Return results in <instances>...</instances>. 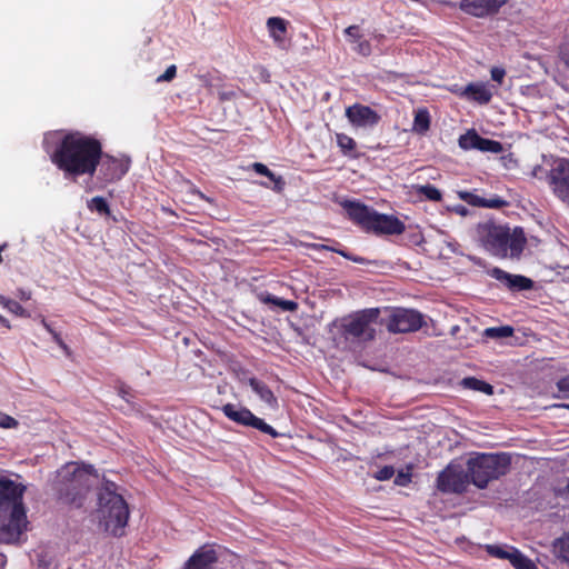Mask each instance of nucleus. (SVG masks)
I'll return each instance as SVG.
<instances>
[{"label":"nucleus","instance_id":"nucleus-1","mask_svg":"<svg viewBox=\"0 0 569 569\" xmlns=\"http://www.w3.org/2000/svg\"><path fill=\"white\" fill-rule=\"evenodd\" d=\"M102 159V142L81 131L67 132L50 154L51 162L66 179L76 181L79 177H94Z\"/></svg>","mask_w":569,"mask_h":569},{"label":"nucleus","instance_id":"nucleus-2","mask_svg":"<svg viewBox=\"0 0 569 569\" xmlns=\"http://www.w3.org/2000/svg\"><path fill=\"white\" fill-rule=\"evenodd\" d=\"M24 491L22 483L0 477V543L19 542L28 529Z\"/></svg>","mask_w":569,"mask_h":569},{"label":"nucleus","instance_id":"nucleus-3","mask_svg":"<svg viewBox=\"0 0 569 569\" xmlns=\"http://www.w3.org/2000/svg\"><path fill=\"white\" fill-rule=\"evenodd\" d=\"M97 518L104 532L113 537H122L129 521L130 510L119 486L110 480H103L97 492Z\"/></svg>","mask_w":569,"mask_h":569},{"label":"nucleus","instance_id":"nucleus-4","mask_svg":"<svg viewBox=\"0 0 569 569\" xmlns=\"http://www.w3.org/2000/svg\"><path fill=\"white\" fill-rule=\"evenodd\" d=\"M333 325L345 341L366 345L376 339L379 328L383 326V318L380 308H366L342 317Z\"/></svg>","mask_w":569,"mask_h":569},{"label":"nucleus","instance_id":"nucleus-5","mask_svg":"<svg viewBox=\"0 0 569 569\" xmlns=\"http://www.w3.org/2000/svg\"><path fill=\"white\" fill-rule=\"evenodd\" d=\"M92 467L69 462L57 471L54 489L63 502L81 507L90 489Z\"/></svg>","mask_w":569,"mask_h":569},{"label":"nucleus","instance_id":"nucleus-6","mask_svg":"<svg viewBox=\"0 0 569 569\" xmlns=\"http://www.w3.org/2000/svg\"><path fill=\"white\" fill-rule=\"evenodd\" d=\"M511 466L509 453H477L467 461L471 483L479 489H485L490 481L506 476Z\"/></svg>","mask_w":569,"mask_h":569},{"label":"nucleus","instance_id":"nucleus-7","mask_svg":"<svg viewBox=\"0 0 569 569\" xmlns=\"http://www.w3.org/2000/svg\"><path fill=\"white\" fill-rule=\"evenodd\" d=\"M471 482L469 470L449 463L437 477V489L443 493H463Z\"/></svg>","mask_w":569,"mask_h":569},{"label":"nucleus","instance_id":"nucleus-8","mask_svg":"<svg viewBox=\"0 0 569 569\" xmlns=\"http://www.w3.org/2000/svg\"><path fill=\"white\" fill-rule=\"evenodd\" d=\"M222 412L228 419L240 426L254 428L272 438H278L280 436L272 426L268 425L263 419L254 416L246 407H237L233 403H227L222 407Z\"/></svg>","mask_w":569,"mask_h":569},{"label":"nucleus","instance_id":"nucleus-9","mask_svg":"<svg viewBox=\"0 0 569 569\" xmlns=\"http://www.w3.org/2000/svg\"><path fill=\"white\" fill-rule=\"evenodd\" d=\"M423 323V316L419 311L409 309H396L387 319L383 318V326L392 333L417 331Z\"/></svg>","mask_w":569,"mask_h":569},{"label":"nucleus","instance_id":"nucleus-10","mask_svg":"<svg viewBox=\"0 0 569 569\" xmlns=\"http://www.w3.org/2000/svg\"><path fill=\"white\" fill-rule=\"evenodd\" d=\"M477 233L487 250L498 256L507 254L508 228L485 222L478 226Z\"/></svg>","mask_w":569,"mask_h":569},{"label":"nucleus","instance_id":"nucleus-11","mask_svg":"<svg viewBox=\"0 0 569 569\" xmlns=\"http://www.w3.org/2000/svg\"><path fill=\"white\" fill-rule=\"evenodd\" d=\"M130 168L129 158H118L102 151V159L97 170V178L104 183L119 181Z\"/></svg>","mask_w":569,"mask_h":569},{"label":"nucleus","instance_id":"nucleus-12","mask_svg":"<svg viewBox=\"0 0 569 569\" xmlns=\"http://www.w3.org/2000/svg\"><path fill=\"white\" fill-rule=\"evenodd\" d=\"M549 183L556 197L569 206V159H560L553 164Z\"/></svg>","mask_w":569,"mask_h":569},{"label":"nucleus","instance_id":"nucleus-13","mask_svg":"<svg viewBox=\"0 0 569 569\" xmlns=\"http://www.w3.org/2000/svg\"><path fill=\"white\" fill-rule=\"evenodd\" d=\"M219 553L214 545L199 547L183 563L181 569H217Z\"/></svg>","mask_w":569,"mask_h":569},{"label":"nucleus","instance_id":"nucleus-14","mask_svg":"<svg viewBox=\"0 0 569 569\" xmlns=\"http://www.w3.org/2000/svg\"><path fill=\"white\" fill-rule=\"evenodd\" d=\"M346 117L355 128H372L381 120V116L376 110L361 103L348 107Z\"/></svg>","mask_w":569,"mask_h":569},{"label":"nucleus","instance_id":"nucleus-15","mask_svg":"<svg viewBox=\"0 0 569 569\" xmlns=\"http://www.w3.org/2000/svg\"><path fill=\"white\" fill-rule=\"evenodd\" d=\"M458 142L463 150L476 149L483 152L500 153L503 149L501 142L483 138L473 129L460 136Z\"/></svg>","mask_w":569,"mask_h":569},{"label":"nucleus","instance_id":"nucleus-16","mask_svg":"<svg viewBox=\"0 0 569 569\" xmlns=\"http://www.w3.org/2000/svg\"><path fill=\"white\" fill-rule=\"evenodd\" d=\"M406 230L405 223L395 216L378 213L375 211V214L371 219V223L367 232H371L375 234H401Z\"/></svg>","mask_w":569,"mask_h":569},{"label":"nucleus","instance_id":"nucleus-17","mask_svg":"<svg viewBox=\"0 0 569 569\" xmlns=\"http://www.w3.org/2000/svg\"><path fill=\"white\" fill-rule=\"evenodd\" d=\"M508 0H461L460 9L473 17L483 18L497 13Z\"/></svg>","mask_w":569,"mask_h":569},{"label":"nucleus","instance_id":"nucleus-18","mask_svg":"<svg viewBox=\"0 0 569 569\" xmlns=\"http://www.w3.org/2000/svg\"><path fill=\"white\" fill-rule=\"evenodd\" d=\"M341 206L346 210L348 218L367 232L375 210L356 200H345L341 202Z\"/></svg>","mask_w":569,"mask_h":569},{"label":"nucleus","instance_id":"nucleus-19","mask_svg":"<svg viewBox=\"0 0 569 569\" xmlns=\"http://www.w3.org/2000/svg\"><path fill=\"white\" fill-rule=\"evenodd\" d=\"M490 276L511 291L530 290L533 287L531 279L520 274L508 273L500 268H493L490 271Z\"/></svg>","mask_w":569,"mask_h":569},{"label":"nucleus","instance_id":"nucleus-20","mask_svg":"<svg viewBox=\"0 0 569 569\" xmlns=\"http://www.w3.org/2000/svg\"><path fill=\"white\" fill-rule=\"evenodd\" d=\"M451 92L456 93L459 97H465L469 100L476 101L480 104H487L490 102L492 98V93L486 83H469L465 88H460L458 86H453L450 89Z\"/></svg>","mask_w":569,"mask_h":569},{"label":"nucleus","instance_id":"nucleus-21","mask_svg":"<svg viewBox=\"0 0 569 569\" xmlns=\"http://www.w3.org/2000/svg\"><path fill=\"white\" fill-rule=\"evenodd\" d=\"M458 196L461 200L473 207L500 209L507 204V201L500 197L486 199L469 191H459Z\"/></svg>","mask_w":569,"mask_h":569},{"label":"nucleus","instance_id":"nucleus-22","mask_svg":"<svg viewBox=\"0 0 569 569\" xmlns=\"http://www.w3.org/2000/svg\"><path fill=\"white\" fill-rule=\"evenodd\" d=\"M288 26L289 22L280 17H271L267 20L269 34L279 48L284 47Z\"/></svg>","mask_w":569,"mask_h":569},{"label":"nucleus","instance_id":"nucleus-23","mask_svg":"<svg viewBox=\"0 0 569 569\" xmlns=\"http://www.w3.org/2000/svg\"><path fill=\"white\" fill-rule=\"evenodd\" d=\"M248 383L260 398V400L263 401L269 408L274 409L278 407L277 397L263 381L252 377L249 378Z\"/></svg>","mask_w":569,"mask_h":569},{"label":"nucleus","instance_id":"nucleus-24","mask_svg":"<svg viewBox=\"0 0 569 569\" xmlns=\"http://www.w3.org/2000/svg\"><path fill=\"white\" fill-rule=\"evenodd\" d=\"M257 298L260 302L264 305H273L281 308L283 311H296L298 309V303L293 300H286L279 297L271 295L268 291H263L257 295Z\"/></svg>","mask_w":569,"mask_h":569},{"label":"nucleus","instance_id":"nucleus-25","mask_svg":"<svg viewBox=\"0 0 569 569\" xmlns=\"http://www.w3.org/2000/svg\"><path fill=\"white\" fill-rule=\"evenodd\" d=\"M526 237L521 228H516L512 233L508 231L507 250L511 257H519L526 246Z\"/></svg>","mask_w":569,"mask_h":569},{"label":"nucleus","instance_id":"nucleus-26","mask_svg":"<svg viewBox=\"0 0 569 569\" xmlns=\"http://www.w3.org/2000/svg\"><path fill=\"white\" fill-rule=\"evenodd\" d=\"M337 146L340 149V152L350 159L359 158V153L357 151V142L350 136L339 132L336 133Z\"/></svg>","mask_w":569,"mask_h":569},{"label":"nucleus","instance_id":"nucleus-27","mask_svg":"<svg viewBox=\"0 0 569 569\" xmlns=\"http://www.w3.org/2000/svg\"><path fill=\"white\" fill-rule=\"evenodd\" d=\"M252 170L261 176L267 177L273 182L272 190L281 192L284 188V180L281 176H276L266 164L261 162H254L251 164Z\"/></svg>","mask_w":569,"mask_h":569},{"label":"nucleus","instance_id":"nucleus-28","mask_svg":"<svg viewBox=\"0 0 569 569\" xmlns=\"http://www.w3.org/2000/svg\"><path fill=\"white\" fill-rule=\"evenodd\" d=\"M430 113L423 108L419 109L413 119L412 130L418 134H425L430 129Z\"/></svg>","mask_w":569,"mask_h":569},{"label":"nucleus","instance_id":"nucleus-29","mask_svg":"<svg viewBox=\"0 0 569 569\" xmlns=\"http://www.w3.org/2000/svg\"><path fill=\"white\" fill-rule=\"evenodd\" d=\"M416 193L419 197H423L427 200L430 201H440L442 199L441 191L435 187L433 184L427 183V184H415L412 186Z\"/></svg>","mask_w":569,"mask_h":569},{"label":"nucleus","instance_id":"nucleus-30","mask_svg":"<svg viewBox=\"0 0 569 569\" xmlns=\"http://www.w3.org/2000/svg\"><path fill=\"white\" fill-rule=\"evenodd\" d=\"M461 385L467 389L479 391L489 396L493 393V387L490 383L475 377L463 378Z\"/></svg>","mask_w":569,"mask_h":569},{"label":"nucleus","instance_id":"nucleus-31","mask_svg":"<svg viewBox=\"0 0 569 569\" xmlns=\"http://www.w3.org/2000/svg\"><path fill=\"white\" fill-rule=\"evenodd\" d=\"M509 561L516 569H538L531 559L513 547H511V557Z\"/></svg>","mask_w":569,"mask_h":569},{"label":"nucleus","instance_id":"nucleus-32","mask_svg":"<svg viewBox=\"0 0 569 569\" xmlns=\"http://www.w3.org/2000/svg\"><path fill=\"white\" fill-rule=\"evenodd\" d=\"M87 207L90 211L97 212L100 216H111L109 203L103 197H93L88 201Z\"/></svg>","mask_w":569,"mask_h":569},{"label":"nucleus","instance_id":"nucleus-33","mask_svg":"<svg viewBox=\"0 0 569 569\" xmlns=\"http://www.w3.org/2000/svg\"><path fill=\"white\" fill-rule=\"evenodd\" d=\"M0 305L11 313L19 317H27L24 308L16 300L9 299L0 293Z\"/></svg>","mask_w":569,"mask_h":569},{"label":"nucleus","instance_id":"nucleus-34","mask_svg":"<svg viewBox=\"0 0 569 569\" xmlns=\"http://www.w3.org/2000/svg\"><path fill=\"white\" fill-rule=\"evenodd\" d=\"M511 326L490 327L485 330V336L492 339L508 338L513 335Z\"/></svg>","mask_w":569,"mask_h":569},{"label":"nucleus","instance_id":"nucleus-35","mask_svg":"<svg viewBox=\"0 0 569 569\" xmlns=\"http://www.w3.org/2000/svg\"><path fill=\"white\" fill-rule=\"evenodd\" d=\"M555 550L559 558L569 562V536L558 539L555 542Z\"/></svg>","mask_w":569,"mask_h":569},{"label":"nucleus","instance_id":"nucleus-36","mask_svg":"<svg viewBox=\"0 0 569 569\" xmlns=\"http://www.w3.org/2000/svg\"><path fill=\"white\" fill-rule=\"evenodd\" d=\"M486 551L495 558L509 560L511 557V547L506 549L496 545H487Z\"/></svg>","mask_w":569,"mask_h":569},{"label":"nucleus","instance_id":"nucleus-37","mask_svg":"<svg viewBox=\"0 0 569 569\" xmlns=\"http://www.w3.org/2000/svg\"><path fill=\"white\" fill-rule=\"evenodd\" d=\"M558 56L560 61L569 69V38L565 39L558 49Z\"/></svg>","mask_w":569,"mask_h":569},{"label":"nucleus","instance_id":"nucleus-38","mask_svg":"<svg viewBox=\"0 0 569 569\" xmlns=\"http://www.w3.org/2000/svg\"><path fill=\"white\" fill-rule=\"evenodd\" d=\"M357 46L353 48V50L362 56V57H369L372 52L371 43L368 40H363L362 38L356 42Z\"/></svg>","mask_w":569,"mask_h":569},{"label":"nucleus","instance_id":"nucleus-39","mask_svg":"<svg viewBox=\"0 0 569 569\" xmlns=\"http://www.w3.org/2000/svg\"><path fill=\"white\" fill-rule=\"evenodd\" d=\"M19 426V421L13 417L0 411V428L14 429Z\"/></svg>","mask_w":569,"mask_h":569},{"label":"nucleus","instance_id":"nucleus-40","mask_svg":"<svg viewBox=\"0 0 569 569\" xmlns=\"http://www.w3.org/2000/svg\"><path fill=\"white\" fill-rule=\"evenodd\" d=\"M395 475V468L392 466H385L375 473V478L379 481H386L392 478Z\"/></svg>","mask_w":569,"mask_h":569},{"label":"nucleus","instance_id":"nucleus-41","mask_svg":"<svg viewBox=\"0 0 569 569\" xmlns=\"http://www.w3.org/2000/svg\"><path fill=\"white\" fill-rule=\"evenodd\" d=\"M345 34L349 37L350 42H357L359 41L362 36L360 33V28L357 24L349 26L345 29Z\"/></svg>","mask_w":569,"mask_h":569},{"label":"nucleus","instance_id":"nucleus-42","mask_svg":"<svg viewBox=\"0 0 569 569\" xmlns=\"http://www.w3.org/2000/svg\"><path fill=\"white\" fill-rule=\"evenodd\" d=\"M177 67L176 64L169 66L166 71L157 78V82H169L176 78Z\"/></svg>","mask_w":569,"mask_h":569},{"label":"nucleus","instance_id":"nucleus-43","mask_svg":"<svg viewBox=\"0 0 569 569\" xmlns=\"http://www.w3.org/2000/svg\"><path fill=\"white\" fill-rule=\"evenodd\" d=\"M557 388L561 393L559 397L563 399H569V376H566L558 380Z\"/></svg>","mask_w":569,"mask_h":569},{"label":"nucleus","instance_id":"nucleus-44","mask_svg":"<svg viewBox=\"0 0 569 569\" xmlns=\"http://www.w3.org/2000/svg\"><path fill=\"white\" fill-rule=\"evenodd\" d=\"M410 482H411V473L410 472L399 471L397 473L396 479H395V483L397 486L405 487V486H408Z\"/></svg>","mask_w":569,"mask_h":569},{"label":"nucleus","instance_id":"nucleus-45","mask_svg":"<svg viewBox=\"0 0 569 569\" xmlns=\"http://www.w3.org/2000/svg\"><path fill=\"white\" fill-rule=\"evenodd\" d=\"M490 74H491V79L498 83H501L505 76H506V71L503 68H500V67H493L491 68L490 70Z\"/></svg>","mask_w":569,"mask_h":569},{"label":"nucleus","instance_id":"nucleus-46","mask_svg":"<svg viewBox=\"0 0 569 569\" xmlns=\"http://www.w3.org/2000/svg\"><path fill=\"white\" fill-rule=\"evenodd\" d=\"M54 342L67 353H69V347L67 346V343L63 341V339L61 338L60 333H58L57 331H54V333L51 335Z\"/></svg>","mask_w":569,"mask_h":569},{"label":"nucleus","instance_id":"nucleus-47","mask_svg":"<svg viewBox=\"0 0 569 569\" xmlns=\"http://www.w3.org/2000/svg\"><path fill=\"white\" fill-rule=\"evenodd\" d=\"M325 249L329 250V251H332V252H336L347 259H350L352 261H358L356 258H351L345 250H341V249H337L335 247H329V246H323Z\"/></svg>","mask_w":569,"mask_h":569},{"label":"nucleus","instance_id":"nucleus-48","mask_svg":"<svg viewBox=\"0 0 569 569\" xmlns=\"http://www.w3.org/2000/svg\"><path fill=\"white\" fill-rule=\"evenodd\" d=\"M18 297L21 300H29L31 298V292L30 291H26L23 289H19L18 290Z\"/></svg>","mask_w":569,"mask_h":569},{"label":"nucleus","instance_id":"nucleus-49","mask_svg":"<svg viewBox=\"0 0 569 569\" xmlns=\"http://www.w3.org/2000/svg\"><path fill=\"white\" fill-rule=\"evenodd\" d=\"M455 212L460 216H466L468 213V209L465 206L459 204L455 208Z\"/></svg>","mask_w":569,"mask_h":569},{"label":"nucleus","instance_id":"nucleus-50","mask_svg":"<svg viewBox=\"0 0 569 569\" xmlns=\"http://www.w3.org/2000/svg\"><path fill=\"white\" fill-rule=\"evenodd\" d=\"M41 325L50 335L54 333L56 330L47 322L44 318L41 319Z\"/></svg>","mask_w":569,"mask_h":569},{"label":"nucleus","instance_id":"nucleus-51","mask_svg":"<svg viewBox=\"0 0 569 569\" xmlns=\"http://www.w3.org/2000/svg\"><path fill=\"white\" fill-rule=\"evenodd\" d=\"M0 323H1L3 327L8 328V329H10V328H11L9 320H8L7 318H4L3 316H1V315H0Z\"/></svg>","mask_w":569,"mask_h":569},{"label":"nucleus","instance_id":"nucleus-52","mask_svg":"<svg viewBox=\"0 0 569 569\" xmlns=\"http://www.w3.org/2000/svg\"><path fill=\"white\" fill-rule=\"evenodd\" d=\"M4 565H6V557L2 553H0V569H2L4 567Z\"/></svg>","mask_w":569,"mask_h":569},{"label":"nucleus","instance_id":"nucleus-53","mask_svg":"<svg viewBox=\"0 0 569 569\" xmlns=\"http://www.w3.org/2000/svg\"><path fill=\"white\" fill-rule=\"evenodd\" d=\"M556 407L565 408V409L569 410V403H561V405H557Z\"/></svg>","mask_w":569,"mask_h":569},{"label":"nucleus","instance_id":"nucleus-54","mask_svg":"<svg viewBox=\"0 0 569 569\" xmlns=\"http://www.w3.org/2000/svg\"><path fill=\"white\" fill-rule=\"evenodd\" d=\"M261 186H263L264 188H270V186L266 182H261Z\"/></svg>","mask_w":569,"mask_h":569},{"label":"nucleus","instance_id":"nucleus-55","mask_svg":"<svg viewBox=\"0 0 569 569\" xmlns=\"http://www.w3.org/2000/svg\"><path fill=\"white\" fill-rule=\"evenodd\" d=\"M120 392H123L122 398H126L127 391H123V389H120Z\"/></svg>","mask_w":569,"mask_h":569},{"label":"nucleus","instance_id":"nucleus-56","mask_svg":"<svg viewBox=\"0 0 569 569\" xmlns=\"http://www.w3.org/2000/svg\"><path fill=\"white\" fill-rule=\"evenodd\" d=\"M120 392H123L122 398H126L127 391H123V389H120Z\"/></svg>","mask_w":569,"mask_h":569},{"label":"nucleus","instance_id":"nucleus-57","mask_svg":"<svg viewBox=\"0 0 569 569\" xmlns=\"http://www.w3.org/2000/svg\"><path fill=\"white\" fill-rule=\"evenodd\" d=\"M120 392H123L122 398H126L127 391H123V389H120Z\"/></svg>","mask_w":569,"mask_h":569},{"label":"nucleus","instance_id":"nucleus-58","mask_svg":"<svg viewBox=\"0 0 569 569\" xmlns=\"http://www.w3.org/2000/svg\"><path fill=\"white\" fill-rule=\"evenodd\" d=\"M566 488H567V491L569 492V481H568V485H567V487H566Z\"/></svg>","mask_w":569,"mask_h":569}]
</instances>
